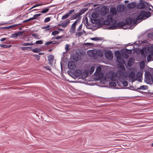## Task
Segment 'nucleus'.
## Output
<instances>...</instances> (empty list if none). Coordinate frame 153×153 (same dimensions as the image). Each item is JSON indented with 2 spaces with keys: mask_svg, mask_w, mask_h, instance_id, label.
I'll use <instances>...</instances> for the list:
<instances>
[{
  "mask_svg": "<svg viewBox=\"0 0 153 153\" xmlns=\"http://www.w3.org/2000/svg\"><path fill=\"white\" fill-rule=\"evenodd\" d=\"M79 16V15L77 13L73 16V19H76L77 17H78Z\"/></svg>",
  "mask_w": 153,
  "mask_h": 153,
  "instance_id": "nucleus-51",
  "label": "nucleus"
},
{
  "mask_svg": "<svg viewBox=\"0 0 153 153\" xmlns=\"http://www.w3.org/2000/svg\"><path fill=\"white\" fill-rule=\"evenodd\" d=\"M32 42H31V43H24L22 44V45L23 46H30V45H33V44L32 43Z\"/></svg>",
  "mask_w": 153,
  "mask_h": 153,
  "instance_id": "nucleus-26",
  "label": "nucleus"
},
{
  "mask_svg": "<svg viewBox=\"0 0 153 153\" xmlns=\"http://www.w3.org/2000/svg\"><path fill=\"white\" fill-rule=\"evenodd\" d=\"M110 13L113 15H115L117 14V12L115 8L112 7L110 9Z\"/></svg>",
  "mask_w": 153,
  "mask_h": 153,
  "instance_id": "nucleus-22",
  "label": "nucleus"
},
{
  "mask_svg": "<svg viewBox=\"0 0 153 153\" xmlns=\"http://www.w3.org/2000/svg\"><path fill=\"white\" fill-rule=\"evenodd\" d=\"M44 67L46 68V69L49 70H51V68L49 66H44Z\"/></svg>",
  "mask_w": 153,
  "mask_h": 153,
  "instance_id": "nucleus-54",
  "label": "nucleus"
},
{
  "mask_svg": "<svg viewBox=\"0 0 153 153\" xmlns=\"http://www.w3.org/2000/svg\"><path fill=\"white\" fill-rule=\"evenodd\" d=\"M129 78L131 79L132 82L137 80V77L135 76V73L134 72L130 73L129 74Z\"/></svg>",
  "mask_w": 153,
  "mask_h": 153,
  "instance_id": "nucleus-7",
  "label": "nucleus"
},
{
  "mask_svg": "<svg viewBox=\"0 0 153 153\" xmlns=\"http://www.w3.org/2000/svg\"><path fill=\"white\" fill-rule=\"evenodd\" d=\"M79 19L76 20L71 26L70 30V32L71 34H73L75 33L76 29V26L78 22L79 21Z\"/></svg>",
  "mask_w": 153,
  "mask_h": 153,
  "instance_id": "nucleus-4",
  "label": "nucleus"
},
{
  "mask_svg": "<svg viewBox=\"0 0 153 153\" xmlns=\"http://www.w3.org/2000/svg\"><path fill=\"white\" fill-rule=\"evenodd\" d=\"M11 45H0V46L3 48H9L11 47Z\"/></svg>",
  "mask_w": 153,
  "mask_h": 153,
  "instance_id": "nucleus-27",
  "label": "nucleus"
},
{
  "mask_svg": "<svg viewBox=\"0 0 153 153\" xmlns=\"http://www.w3.org/2000/svg\"><path fill=\"white\" fill-rule=\"evenodd\" d=\"M41 118L42 120H44L45 121H47V122L49 121V120H48L46 119H44L43 117L42 116H41Z\"/></svg>",
  "mask_w": 153,
  "mask_h": 153,
  "instance_id": "nucleus-58",
  "label": "nucleus"
},
{
  "mask_svg": "<svg viewBox=\"0 0 153 153\" xmlns=\"http://www.w3.org/2000/svg\"><path fill=\"white\" fill-rule=\"evenodd\" d=\"M104 54L105 58L108 60H111L113 58V55L111 51H106Z\"/></svg>",
  "mask_w": 153,
  "mask_h": 153,
  "instance_id": "nucleus-6",
  "label": "nucleus"
},
{
  "mask_svg": "<svg viewBox=\"0 0 153 153\" xmlns=\"http://www.w3.org/2000/svg\"><path fill=\"white\" fill-rule=\"evenodd\" d=\"M20 25V24H15V25H11V26H12V27H13L16 26L18 25Z\"/></svg>",
  "mask_w": 153,
  "mask_h": 153,
  "instance_id": "nucleus-59",
  "label": "nucleus"
},
{
  "mask_svg": "<svg viewBox=\"0 0 153 153\" xmlns=\"http://www.w3.org/2000/svg\"><path fill=\"white\" fill-rule=\"evenodd\" d=\"M87 53L88 56L91 57H94L96 56V51L93 50L87 51Z\"/></svg>",
  "mask_w": 153,
  "mask_h": 153,
  "instance_id": "nucleus-12",
  "label": "nucleus"
},
{
  "mask_svg": "<svg viewBox=\"0 0 153 153\" xmlns=\"http://www.w3.org/2000/svg\"><path fill=\"white\" fill-rule=\"evenodd\" d=\"M48 58L49 61V64L51 65H52L54 61V56L52 55H50L48 56Z\"/></svg>",
  "mask_w": 153,
  "mask_h": 153,
  "instance_id": "nucleus-13",
  "label": "nucleus"
},
{
  "mask_svg": "<svg viewBox=\"0 0 153 153\" xmlns=\"http://www.w3.org/2000/svg\"><path fill=\"white\" fill-rule=\"evenodd\" d=\"M33 17H34L35 19H37L39 17L36 14L34 15Z\"/></svg>",
  "mask_w": 153,
  "mask_h": 153,
  "instance_id": "nucleus-56",
  "label": "nucleus"
},
{
  "mask_svg": "<svg viewBox=\"0 0 153 153\" xmlns=\"http://www.w3.org/2000/svg\"><path fill=\"white\" fill-rule=\"evenodd\" d=\"M68 73L71 76H72V74H73V75H74L76 76H79L82 74V71L80 70H76L73 73L71 71H68Z\"/></svg>",
  "mask_w": 153,
  "mask_h": 153,
  "instance_id": "nucleus-5",
  "label": "nucleus"
},
{
  "mask_svg": "<svg viewBox=\"0 0 153 153\" xmlns=\"http://www.w3.org/2000/svg\"><path fill=\"white\" fill-rule=\"evenodd\" d=\"M125 25V23L124 22H120L118 24H117V22L115 25L114 23L112 26L109 27H108V28L109 29H117L118 27H122L124 26Z\"/></svg>",
  "mask_w": 153,
  "mask_h": 153,
  "instance_id": "nucleus-3",
  "label": "nucleus"
},
{
  "mask_svg": "<svg viewBox=\"0 0 153 153\" xmlns=\"http://www.w3.org/2000/svg\"><path fill=\"white\" fill-rule=\"evenodd\" d=\"M20 49H21L23 51L27 50L28 49H29V50H31V47H21Z\"/></svg>",
  "mask_w": 153,
  "mask_h": 153,
  "instance_id": "nucleus-28",
  "label": "nucleus"
},
{
  "mask_svg": "<svg viewBox=\"0 0 153 153\" xmlns=\"http://www.w3.org/2000/svg\"><path fill=\"white\" fill-rule=\"evenodd\" d=\"M42 5V4H37L36 5L33 6V7H34V8H35V7H38V6H41Z\"/></svg>",
  "mask_w": 153,
  "mask_h": 153,
  "instance_id": "nucleus-55",
  "label": "nucleus"
},
{
  "mask_svg": "<svg viewBox=\"0 0 153 153\" xmlns=\"http://www.w3.org/2000/svg\"><path fill=\"white\" fill-rule=\"evenodd\" d=\"M95 70V68L94 66L91 67L90 68V74H92Z\"/></svg>",
  "mask_w": 153,
  "mask_h": 153,
  "instance_id": "nucleus-35",
  "label": "nucleus"
},
{
  "mask_svg": "<svg viewBox=\"0 0 153 153\" xmlns=\"http://www.w3.org/2000/svg\"><path fill=\"white\" fill-rule=\"evenodd\" d=\"M115 57L117 59H118L121 57L120 53L119 52H117L115 53Z\"/></svg>",
  "mask_w": 153,
  "mask_h": 153,
  "instance_id": "nucleus-24",
  "label": "nucleus"
},
{
  "mask_svg": "<svg viewBox=\"0 0 153 153\" xmlns=\"http://www.w3.org/2000/svg\"><path fill=\"white\" fill-rule=\"evenodd\" d=\"M51 19L50 17H47L44 20V22L45 23L48 22Z\"/></svg>",
  "mask_w": 153,
  "mask_h": 153,
  "instance_id": "nucleus-49",
  "label": "nucleus"
},
{
  "mask_svg": "<svg viewBox=\"0 0 153 153\" xmlns=\"http://www.w3.org/2000/svg\"><path fill=\"white\" fill-rule=\"evenodd\" d=\"M74 11V10H70L65 15L62 16L61 19L62 20L66 19L68 18L69 16L72 14Z\"/></svg>",
  "mask_w": 153,
  "mask_h": 153,
  "instance_id": "nucleus-10",
  "label": "nucleus"
},
{
  "mask_svg": "<svg viewBox=\"0 0 153 153\" xmlns=\"http://www.w3.org/2000/svg\"><path fill=\"white\" fill-rule=\"evenodd\" d=\"M32 36L34 37H35V39H39V36L37 34H33L32 35Z\"/></svg>",
  "mask_w": 153,
  "mask_h": 153,
  "instance_id": "nucleus-44",
  "label": "nucleus"
},
{
  "mask_svg": "<svg viewBox=\"0 0 153 153\" xmlns=\"http://www.w3.org/2000/svg\"><path fill=\"white\" fill-rule=\"evenodd\" d=\"M85 44L86 45L89 46L91 45H92V44L90 43H87Z\"/></svg>",
  "mask_w": 153,
  "mask_h": 153,
  "instance_id": "nucleus-61",
  "label": "nucleus"
},
{
  "mask_svg": "<svg viewBox=\"0 0 153 153\" xmlns=\"http://www.w3.org/2000/svg\"><path fill=\"white\" fill-rule=\"evenodd\" d=\"M136 75L137 76L136 77L137 78L138 77L139 78L141 77L142 76V73L141 71H139L137 73Z\"/></svg>",
  "mask_w": 153,
  "mask_h": 153,
  "instance_id": "nucleus-33",
  "label": "nucleus"
},
{
  "mask_svg": "<svg viewBox=\"0 0 153 153\" xmlns=\"http://www.w3.org/2000/svg\"><path fill=\"white\" fill-rule=\"evenodd\" d=\"M148 37L149 38L153 37V33H149L148 34Z\"/></svg>",
  "mask_w": 153,
  "mask_h": 153,
  "instance_id": "nucleus-48",
  "label": "nucleus"
},
{
  "mask_svg": "<svg viewBox=\"0 0 153 153\" xmlns=\"http://www.w3.org/2000/svg\"><path fill=\"white\" fill-rule=\"evenodd\" d=\"M62 36H58L56 37H52V39H61L62 38Z\"/></svg>",
  "mask_w": 153,
  "mask_h": 153,
  "instance_id": "nucleus-39",
  "label": "nucleus"
},
{
  "mask_svg": "<svg viewBox=\"0 0 153 153\" xmlns=\"http://www.w3.org/2000/svg\"><path fill=\"white\" fill-rule=\"evenodd\" d=\"M145 65V64L143 62H141L140 63V67L141 68L143 69L144 68Z\"/></svg>",
  "mask_w": 153,
  "mask_h": 153,
  "instance_id": "nucleus-40",
  "label": "nucleus"
},
{
  "mask_svg": "<svg viewBox=\"0 0 153 153\" xmlns=\"http://www.w3.org/2000/svg\"><path fill=\"white\" fill-rule=\"evenodd\" d=\"M50 27V25H46L45 26L42 27V29H45V28H48V27Z\"/></svg>",
  "mask_w": 153,
  "mask_h": 153,
  "instance_id": "nucleus-53",
  "label": "nucleus"
},
{
  "mask_svg": "<svg viewBox=\"0 0 153 153\" xmlns=\"http://www.w3.org/2000/svg\"><path fill=\"white\" fill-rule=\"evenodd\" d=\"M51 43H52L53 44H56L55 43H53V42H52V41H49V42H46L45 43V45H48Z\"/></svg>",
  "mask_w": 153,
  "mask_h": 153,
  "instance_id": "nucleus-46",
  "label": "nucleus"
},
{
  "mask_svg": "<svg viewBox=\"0 0 153 153\" xmlns=\"http://www.w3.org/2000/svg\"><path fill=\"white\" fill-rule=\"evenodd\" d=\"M152 59V56L150 54L147 57V59L148 62H149L151 61Z\"/></svg>",
  "mask_w": 153,
  "mask_h": 153,
  "instance_id": "nucleus-37",
  "label": "nucleus"
},
{
  "mask_svg": "<svg viewBox=\"0 0 153 153\" xmlns=\"http://www.w3.org/2000/svg\"><path fill=\"white\" fill-rule=\"evenodd\" d=\"M59 32L57 30H55L54 31H53L51 33V35L53 36H55L56 35H58L59 34Z\"/></svg>",
  "mask_w": 153,
  "mask_h": 153,
  "instance_id": "nucleus-34",
  "label": "nucleus"
},
{
  "mask_svg": "<svg viewBox=\"0 0 153 153\" xmlns=\"http://www.w3.org/2000/svg\"><path fill=\"white\" fill-rule=\"evenodd\" d=\"M49 10V9L46 8L45 9L43 10L42 11H39V12H40L42 13H47Z\"/></svg>",
  "mask_w": 153,
  "mask_h": 153,
  "instance_id": "nucleus-36",
  "label": "nucleus"
},
{
  "mask_svg": "<svg viewBox=\"0 0 153 153\" xmlns=\"http://www.w3.org/2000/svg\"><path fill=\"white\" fill-rule=\"evenodd\" d=\"M33 56L35 57L38 61H39L40 59V56L37 54H33Z\"/></svg>",
  "mask_w": 153,
  "mask_h": 153,
  "instance_id": "nucleus-41",
  "label": "nucleus"
},
{
  "mask_svg": "<svg viewBox=\"0 0 153 153\" xmlns=\"http://www.w3.org/2000/svg\"><path fill=\"white\" fill-rule=\"evenodd\" d=\"M138 89H141L143 90H147L148 89V86L146 85H143L137 88Z\"/></svg>",
  "mask_w": 153,
  "mask_h": 153,
  "instance_id": "nucleus-23",
  "label": "nucleus"
},
{
  "mask_svg": "<svg viewBox=\"0 0 153 153\" xmlns=\"http://www.w3.org/2000/svg\"><path fill=\"white\" fill-rule=\"evenodd\" d=\"M44 117L45 118H46L48 117L49 116L45 115H44Z\"/></svg>",
  "mask_w": 153,
  "mask_h": 153,
  "instance_id": "nucleus-64",
  "label": "nucleus"
},
{
  "mask_svg": "<svg viewBox=\"0 0 153 153\" xmlns=\"http://www.w3.org/2000/svg\"><path fill=\"white\" fill-rule=\"evenodd\" d=\"M30 21L29 19H28L27 20H24L23 21V23H25V22H28L29 21Z\"/></svg>",
  "mask_w": 153,
  "mask_h": 153,
  "instance_id": "nucleus-57",
  "label": "nucleus"
},
{
  "mask_svg": "<svg viewBox=\"0 0 153 153\" xmlns=\"http://www.w3.org/2000/svg\"><path fill=\"white\" fill-rule=\"evenodd\" d=\"M32 51L34 53H39L41 51V49L39 48H35L33 49Z\"/></svg>",
  "mask_w": 153,
  "mask_h": 153,
  "instance_id": "nucleus-25",
  "label": "nucleus"
},
{
  "mask_svg": "<svg viewBox=\"0 0 153 153\" xmlns=\"http://www.w3.org/2000/svg\"><path fill=\"white\" fill-rule=\"evenodd\" d=\"M82 24H81L79 26V27L77 28V31H79L81 30V29L82 27Z\"/></svg>",
  "mask_w": 153,
  "mask_h": 153,
  "instance_id": "nucleus-52",
  "label": "nucleus"
},
{
  "mask_svg": "<svg viewBox=\"0 0 153 153\" xmlns=\"http://www.w3.org/2000/svg\"><path fill=\"white\" fill-rule=\"evenodd\" d=\"M136 6V3L134 2H132L128 4L127 5V7L129 9H133Z\"/></svg>",
  "mask_w": 153,
  "mask_h": 153,
  "instance_id": "nucleus-18",
  "label": "nucleus"
},
{
  "mask_svg": "<svg viewBox=\"0 0 153 153\" xmlns=\"http://www.w3.org/2000/svg\"><path fill=\"white\" fill-rule=\"evenodd\" d=\"M30 21L33 20L35 19L34 17L33 16V17L29 18Z\"/></svg>",
  "mask_w": 153,
  "mask_h": 153,
  "instance_id": "nucleus-62",
  "label": "nucleus"
},
{
  "mask_svg": "<svg viewBox=\"0 0 153 153\" xmlns=\"http://www.w3.org/2000/svg\"><path fill=\"white\" fill-rule=\"evenodd\" d=\"M123 84V85L125 87L127 86H128V82L127 81H123L122 82Z\"/></svg>",
  "mask_w": 153,
  "mask_h": 153,
  "instance_id": "nucleus-42",
  "label": "nucleus"
},
{
  "mask_svg": "<svg viewBox=\"0 0 153 153\" xmlns=\"http://www.w3.org/2000/svg\"><path fill=\"white\" fill-rule=\"evenodd\" d=\"M69 45L68 44H66L65 47V49L66 50V51H69Z\"/></svg>",
  "mask_w": 153,
  "mask_h": 153,
  "instance_id": "nucleus-50",
  "label": "nucleus"
},
{
  "mask_svg": "<svg viewBox=\"0 0 153 153\" xmlns=\"http://www.w3.org/2000/svg\"><path fill=\"white\" fill-rule=\"evenodd\" d=\"M101 11L103 15H105L109 12V9L107 7H104L102 8Z\"/></svg>",
  "mask_w": 153,
  "mask_h": 153,
  "instance_id": "nucleus-17",
  "label": "nucleus"
},
{
  "mask_svg": "<svg viewBox=\"0 0 153 153\" xmlns=\"http://www.w3.org/2000/svg\"><path fill=\"white\" fill-rule=\"evenodd\" d=\"M117 9L118 12H121L124 10V8L123 5H119L117 6Z\"/></svg>",
  "mask_w": 153,
  "mask_h": 153,
  "instance_id": "nucleus-19",
  "label": "nucleus"
},
{
  "mask_svg": "<svg viewBox=\"0 0 153 153\" xmlns=\"http://www.w3.org/2000/svg\"><path fill=\"white\" fill-rule=\"evenodd\" d=\"M43 43V42L42 40H38L35 43H33V45L34 44H42Z\"/></svg>",
  "mask_w": 153,
  "mask_h": 153,
  "instance_id": "nucleus-38",
  "label": "nucleus"
},
{
  "mask_svg": "<svg viewBox=\"0 0 153 153\" xmlns=\"http://www.w3.org/2000/svg\"><path fill=\"white\" fill-rule=\"evenodd\" d=\"M83 34V33L82 32H79L77 33H75V35L76 36H80L81 35H82Z\"/></svg>",
  "mask_w": 153,
  "mask_h": 153,
  "instance_id": "nucleus-47",
  "label": "nucleus"
},
{
  "mask_svg": "<svg viewBox=\"0 0 153 153\" xmlns=\"http://www.w3.org/2000/svg\"><path fill=\"white\" fill-rule=\"evenodd\" d=\"M107 20H109L111 23H113V25L114 23L116 24L117 22V21L113 19V16L112 15H109L107 16Z\"/></svg>",
  "mask_w": 153,
  "mask_h": 153,
  "instance_id": "nucleus-15",
  "label": "nucleus"
},
{
  "mask_svg": "<svg viewBox=\"0 0 153 153\" xmlns=\"http://www.w3.org/2000/svg\"><path fill=\"white\" fill-rule=\"evenodd\" d=\"M74 62L73 61H70L68 63V67L69 69H74L76 68Z\"/></svg>",
  "mask_w": 153,
  "mask_h": 153,
  "instance_id": "nucleus-9",
  "label": "nucleus"
},
{
  "mask_svg": "<svg viewBox=\"0 0 153 153\" xmlns=\"http://www.w3.org/2000/svg\"><path fill=\"white\" fill-rule=\"evenodd\" d=\"M140 52L141 53V54L142 55L144 53V51L143 49H141L140 50Z\"/></svg>",
  "mask_w": 153,
  "mask_h": 153,
  "instance_id": "nucleus-63",
  "label": "nucleus"
},
{
  "mask_svg": "<svg viewBox=\"0 0 153 153\" xmlns=\"http://www.w3.org/2000/svg\"><path fill=\"white\" fill-rule=\"evenodd\" d=\"M103 23L105 25H109L110 23H111L109 20L106 19L103 22ZM113 24V23H112Z\"/></svg>",
  "mask_w": 153,
  "mask_h": 153,
  "instance_id": "nucleus-32",
  "label": "nucleus"
},
{
  "mask_svg": "<svg viewBox=\"0 0 153 153\" xmlns=\"http://www.w3.org/2000/svg\"><path fill=\"white\" fill-rule=\"evenodd\" d=\"M136 7L137 9H143L144 8L145 5L143 3H140L137 4Z\"/></svg>",
  "mask_w": 153,
  "mask_h": 153,
  "instance_id": "nucleus-20",
  "label": "nucleus"
},
{
  "mask_svg": "<svg viewBox=\"0 0 153 153\" xmlns=\"http://www.w3.org/2000/svg\"><path fill=\"white\" fill-rule=\"evenodd\" d=\"M116 61L120 64H122L124 65L125 63V61L121 57L120 58L116 59Z\"/></svg>",
  "mask_w": 153,
  "mask_h": 153,
  "instance_id": "nucleus-21",
  "label": "nucleus"
},
{
  "mask_svg": "<svg viewBox=\"0 0 153 153\" xmlns=\"http://www.w3.org/2000/svg\"><path fill=\"white\" fill-rule=\"evenodd\" d=\"M70 23V20L68 19L66 20L64 22L61 23L60 24L58 25V26H61L63 27H65Z\"/></svg>",
  "mask_w": 153,
  "mask_h": 153,
  "instance_id": "nucleus-14",
  "label": "nucleus"
},
{
  "mask_svg": "<svg viewBox=\"0 0 153 153\" xmlns=\"http://www.w3.org/2000/svg\"><path fill=\"white\" fill-rule=\"evenodd\" d=\"M109 84L111 87H115L116 85V83L114 82H110L109 83Z\"/></svg>",
  "mask_w": 153,
  "mask_h": 153,
  "instance_id": "nucleus-31",
  "label": "nucleus"
},
{
  "mask_svg": "<svg viewBox=\"0 0 153 153\" xmlns=\"http://www.w3.org/2000/svg\"><path fill=\"white\" fill-rule=\"evenodd\" d=\"M124 73L123 71L119 70L117 72L115 75L120 79L121 76H124Z\"/></svg>",
  "mask_w": 153,
  "mask_h": 153,
  "instance_id": "nucleus-8",
  "label": "nucleus"
},
{
  "mask_svg": "<svg viewBox=\"0 0 153 153\" xmlns=\"http://www.w3.org/2000/svg\"><path fill=\"white\" fill-rule=\"evenodd\" d=\"M95 76H98L99 79H104V80L106 81V77H103V74L101 71V68L100 66H98L96 69L95 72L94 73Z\"/></svg>",
  "mask_w": 153,
  "mask_h": 153,
  "instance_id": "nucleus-2",
  "label": "nucleus"
},
{
  "mask_svg": "<svg viewBox=\"0 0 153 153\" xmlns=\"http://www.w3.org/2000/svg\"><path fill=\"white\" fill-rule=\"evenodd\" d=\"M143 19L141 13L139 14L136 13H134L132 15L131 18H127L126 20L127 24L131 26L130 29H132L137 24L140 22L142 19Z\"/></svg>",
  "mask_w": 153,
  "mask_h": 153,
  "instance_id": "nucleus-1",
  "label": "nucleus"
},
{
  "mask_svg": "<svg viewBox=\"0 0 153 153\" xmlns=\"http://www.w3.org/2000/svg\"><path fill=\"white\" fill-rule=\"evenodd\" d=\"M91 39L93 41H97L100 39L98 37L91 38Z\"/></svg>",
  "mask_w": 153,
  "mask_h": 153,
  "instance_id": "nucleus-45",
  "label": "nucleus"
},
{
  "mask_svg": "<svg viewBox=\"0 0 153 153\" xmlns=\"http://www.w3.org/2000/svg\"><path fill=\"white\" fill-rule=\"evenodd\" d=\"M91 16L93 18H96L98 17L99 16V14L97 13H94L92 14Z\"/></svg>",
  "mask_w": 153,
  "mask_h": 153,
  "instance_id": "nucleus-29",
  "label": "nucleus"
},
{
  "mask_svg": "<svg viewBox=\"0 0 153 153\" xmlns=\"http://www.w3.org/2000/svg\"><path fill=\"white\" fill-rule=\"evenodd\" d=\"M141 13V14L142 15L143 18L145 17L146 18H148L151 16V13L150 12H146L145 11H142Z\"/></svg>",
  "mask_w": 153,
  "mask_h": 153,
  "instance_id": "nucleus-11",
  "label": "nucleus"
},
{
  "mask_svg": "<svg viewBox=\"0 0 153 153\" xmlns=\"http://www.w3.org/2000/svg\"><path fill=\"white\" fill-rule=\"evenodd\" d=\"M5 40H6V38H1V39L0 41L1 42H3Z\"/></svg>",
  "mask_w": 153,
  "mask_h": 153,
  "instance_id": "nucleus-60",
  "label": "nucleus"
},
{
  "mask_svg": "<svg viewBox=\"0 0 153 153\" xmlns=\"http://www.w3.org/2000/svg\"><path fill=\"white\" fill-rule=\"evenodd\" d=\"M120 68L122 69L124 71L125 70V67L124 65H122V64H120Z\"/></svg>",
  "mask_w": 153,
  "mask_h": 153,
  "instance_id": "nucleus-43",
  "label": "nucleus"
},
{
  "mask_svg": "<svg viewBox=\"0 0 153 153\" xmlns=\"http://www.w3.org/2000/svg\"><path fill=\"white\" fill-rule=\"evenodd\" d=\"M133 61L132 59H130L128 62V65L129 66H131L133 64Z\"/></svg>",
  "mask_w": 153,
  "mask_h": 153,
  "instance_id": "nucleus-30",
  "label": "nucleus"
},
{
  "mask_svg": "<svg viewBox=\"0 0 153 153\" xmlns=\"http://www.w3.org/2000/svg\"><path fill=\"white\" fill-rule=\"evenodd\" d=\"M23 33V32L19 31L17 33L11 34V37L13 38H16L19 36L22 35Z\"/></svg>",
  "mask_w": 153,
  "mask_h": 153,
  "instance_id": "nucleus-16",
  "label": "nucleus"
}]
</instances>
